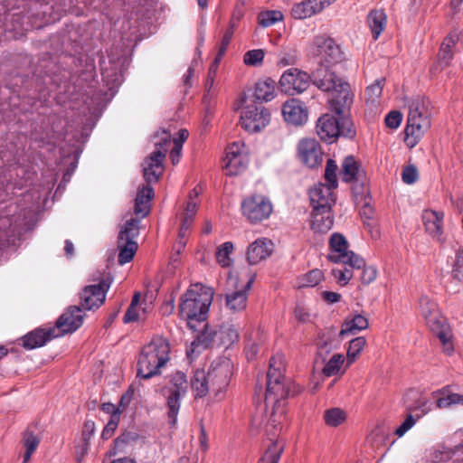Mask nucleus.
I'll list each match as a JSON object with an SVG mask.
<instances>
[{
  "label": "nucleus",
  "instance_id": "f257e3e1",
  "mask_svg": "<svg viewBox=\"0 0 463 463\" xmlns=\"http://www.w3.org/2000/svg\"><path fill=\"white\" fill-rule=\"evenodd\" d=\"M284 365L282 357L276 355L269 360L267 373L266 403H272V410L267 427L270 435V444L258 463H278L284 449L282 441L275 440L278 431L282 428L286 418V399L294 397L302 392V388L283 375Z\"/></svg>",
  "mask_w": 463,
  "mask_h": 463
},
{
  "label": "nucleus",
  "instance_id": "f03ea898",
  "mask_svg": "<svg viewBox=\"0 0 463 463\" xmlns=\"http://www.w3.org/2000/svg\"><path fill=\"white\" fill-rule=\"evenodd\" d=\"M170 347L167 341L162 337H156L146 345L140 353L137 363V376L150 379L160 373L169 360Z\"/></svg>",
  "mask_w": 463,
  "mask_h": 463
},
{
  "label": "nucleus",
  "instance_id": "7ed1b4c3",
  "mask_svg": "<svg viewBox=\"0 0 463 463\" xmlns=\"http://www.w3.org/2000/svg\"><path fill=\"white\" fill-rule=\"evenodd\" d=\"M430 116L427 100L417 97L411 101L405 128V143L410 148L414 147L430 128Z\"/></svg>",
  "mask_w": 463,
  "mask_h": 463
},
{
  "label": "nucleus",
  "instance_id": "20e7f679",
  "mask_svg": "<svg viewBox=\"0 0 463 463\" xmlns=\"http://www.w3.org/2000/svg\"><path fill=\"white\" fill-rule=\"evenodd\" d=\"M213 295L188 289L180 298L179 315L187 320L190 328H194L193 322H203L207 318Z\"/></svg>",
  "mask_w": 463,
  "mask_h": 463
},
{
  "label": "nucleus",
  "instance_id": "39448f33",
  "mask_svg": "<svg viewBox=\"0 0 463 463\" xmlns=\"http://www.w3.org/2000/svg\"><path fill=\"white\" fill-rule=\"evenodd\" d=\"M317 134L321 140L332 144L339 136L354 137L355 128L349 117L335 118L331 114L322 115L317 122Z\"/></svg>",
  "mask_w": 463,
  "mask_h": 463
},
{
  "label": "nucleus",
  "instance_id": "423d86ee",
  "mask_svg": "<svg viewBox=\"0 0 463 463\" xmlns=\"http://www.w3.org/2000/svg\"><path fill=\"white\" fill-rule=\"evenodd\" d=\"M171 143V135L163 131L159 140L155 142L156 149L144 159L143 176L147 184L156 183L163 175L164 161Z\"/></svg>",
  "mask_w": 463,
  "mask_h": 463
},
{
  "label": "nucleus",
  "instance_id": "0eeeda50",
  "mask_svg": "<svg viewBox=\"0 0 463 463\" xmlns=\"http://www.w3.org/2000/svg\"><path fill=\"white\" fill-rule=\"evenodd\" d=\"M420 308L427 326L437 335L444 345L445 351L452 352V345L448 337V324L446 319L438 310L437 304L428 296H421L420 298Z\"/></svg>",
  "mask_w": 463,
  "mask_h": 463
},
{
  "label": "nucleus",
  "instance_id": "6e6552de",
  "mask_svg": "<svg viewBox=\"0 0 463 463\" xmlns=\"http://www.w3.org/2000/svg\"><path fill=\"white\" fill-rule=\"evenodd\" d=\"M188 390L186 375L182 372H176L171 375L168 383L164 387V395L166 398L167 418L172 427L177 422V415L181 407L180 399Z\"/></svg>",
  "mask_w": 463,
  "mask_h": 463
},
{
  "label": "nucleus",
  "instance_id": "1a4fd4ad",
  "mask_svg": "<svg viewBox=\"0 0 463 463\" xmlns=\"http://www.w3.org/2000/svg\"><path fill=\"white\" fill-rule=\"evenodd\" d=\"M139 221L131 217L121 227L118 237V262L124 265L131 261L137 250L136 239L139 235Z\"/></svg>",
  "mask_w": 463,
  "mask_h": 463
},
{
  "label": "nucleus",
  "instance_id": "9d476101",
  "mask_svg": "<svg viewBox=\"0 0 463 463\" xmlns=\"http://www.w3.org/2000/svg\"><path fill=\"white\" fill-rule=\"evenodd\" d=\"M329 248L327 259L330 261L343 263L357 269L364 266V260L349 250V243L343 234L333 233L329 239Z\"/></svg>",
  "mask_w": 463,
  "mask_h": 463
},
{
  "label": "nucleus",
  "instance_id": "9b49d317",
  "mask_svg": "<svg viewBox=\"0 0 463 463\" xmlns=\"http://www.w3.org/2000/svg\"><path fill=\"white\" fill-rule=\"evenodd\" d=\"M242 215L252 224L260 223L269 218L273 212L271 202L261 194L245 198L241 203Z\"/></svg>",
  "mask_w": 463,
  "mask_h": 463
},
{
  "label": "nucleus",
  "instance_id": "f8f14e48",
  "mask_svg": "<svg viewBox=\"0 0 463 463\" xmlns=\"http://www.w3.org/2000/svg\"><path fill=\"white\" fill-rule=\"evenodd\" d=\"M205 373L212 393L218 397L226 390L230 383L232 375V364L230 360L222 359L214 361Z\"/></svg>",
  "mask_w": 463,
  "mask_h": 463
},
{
  "label": "nucleus",
  "instance_id": "ddd939ff",
  "mask_svg": "<svg viewBox=\"0 0 463 463\" xmlns=\"http://www.w3.org/2000/svg\"><path fill=\"white\" fill-rule=\"evenodd\" d=\"M270 114L262 106L247 104L243 107L241 115V125L248 132H259L269 122Z\"/></svg>",
  "mask_w": 463,
  "mask_h": 463
},
{
  "label": "nucleus",
  "instance_id": "4468645a",
  "mask_svg": "<svg viewBox=\"0 0 463 463\" xmlns=\"http://www.w3.org/2000/svg\"><path fill=\"white\" fill-rule=\"evenodd\" d=\"M312 53L326 67L338 63L343 59V52L335 42L329 37L317 36L313 42Z\"/></svg>",
  "mask_w": 463,
  "mask_h": 463
},
{
  "label": "nucleus",
  "instance_id": "2eb2a0df",
  "mask_svg": "<svg viewBox=\"0 0 463 463\" xmlns=\"http://www.w3.org/2000/svg\"><path fill=\"white\" fill-rule=\"evenodd\" d=\"M311 77L305 71L296 68L287 70L279 80L282 92L288 95L299 94L309 86Z\"/></svg>",
  "mask_w": 463,
  "mask_h": 463
},
{
  "label": "nucleus",
  "instance_id": "dca6fc26",
  "mask_svg": "<svg viewBox=\"0 0 463 463\" xmlns=\"http://www.w3.org/2000/svg\"><path fill=\"white\" fill-rule=\"evenodd\" d=\"M111 281V278L107 276L96 285L86 286L80 294L82 307L87 310L99 307L105 301Z\"/></svg>",
  "mask_w": 463,
  "mask_h": 463
},
{
  "label": "nucleus",
  "instance_id": "f3484780",
  "mask_svg": "<svg viewBox=\"0 0 463 463\" xmlns=\"http://www.w3.org/2000/svg\"><path fill=\"white\" fill-rule=\"evenodd\" d=\"M354 102V94L351 91L350 85L346 81L338 83L329 99V109L338 117H349V111Z\"/></svg>",
  "mask_w": 463,
  "mask_h": 463
},
{
  "label": "nucleus",
  "instance_id": "a211bd4d",
  "mask_svg": "<svg viewBox=\"0 0 463 463\" xmlns=\"http://www.w3.org/2000/svg\"><path fill=\"white\" fill-rule=\"evenodd\" d=\"M298 156L307 166L313 168L322 163L323 152L314 138H303L298 144Z\"/></svg>",
  "mask_w": 463,
  "mask_h": 463
},
{
  "label": "nucleus",
  "instance_id": "6ab92c4d",
  "mask_svg": "<svg viewBox=\"0 0 463 463\" xmlns=\"http://www.w3.org/2000/svg\"><path fill=\"white\" fill-rule=\"evenodd\" d=\"M83 318L84 314L80 307H68L56 321V328L60 331L59 336L76 331L82 325Z\"/></svg>",
  "mask_w": 463,
  "mask_h": 463
},
{
  "label": "nucleus",
  "instance_id": "aec40b11",
  "mask_svg": "<svg viewBox=\"0 0 463 463\" xmlns=\"http://www.w3.org/2000/svg\"><path fill=\"white\" fill-rule=\"evenodd\" d=\"M334 187L317 184L309 190V198L313 209H331L335 202Z\"/></svg>",
  "mask_w": 463,
  "mask_h": 463
},
{
  "label": "nucleus",
  "instance_id": "412c9836",
  "mask_svg": "<svg viewBox=\"0 0 463 463\" xmlns=\"http://www.w3.org/2000/svg\"><path fill=\"white\" fill-rule=\"evenodd\" d=\"M272 251L273 242L267 238H259L248 246L246 259L250 265H256L266 260Z\"/></svg>",
  "mask_w": 463,
  "mask_h": 463
},
{
  "label": "nucleus",
  "instance_id": "4be33fe9",
  "mask_svg": "<svg viewBox=\"0 0 463 463\" xmlns=\"http://www.w3.org/2000/svg\"><path fill=\"white\" fill-rule=\"evenodd\" d=\"M282 114L287 122L295 126L305 124L308 117L307 108L296 99H292L284 103Z\"/></svg>",
  "mask_w": 463,
  "mask_h": 463
},
{
  "label": "nucleus",
  "instance_id": "5701e85b",
  "mask_svg": "<svg viewBox=\"0 0 463 463\" xmlns=\"http://www.w3.org/2000/svg\"><path fill=\"white\" fill-rule=\"evenodd\" d=\"M255 275H252L248 282L241 289L225 294L226 307L232 313L243 311L247 306V293L250 289Z\"/></svg>",
  "mask_w": 463,
  "mask_h": 463
},
{
  "label": "nucleus",
  "instance_id": "b1692460",
  "mask_svg": "<svg viewBox=\"0 0 463 463\" xmlns=\"http://www.w3.org/2000/svg\"><path fill=\"white\" fill-rule=\"evenodd\" d=\"M55 330V328L33 330L21 338L22 345L28 350L42 347L53 337L59 336L54 334Z\"/></svg>",
  "mask_w": 463,
  "mask_h": 463
},
{
  "label": "nucleus",
  "instance_id": "393cba45",
  "mask_svg": "<svg viewBox=\"0 0 463 463\" xmlns=\"http://www.w3.org/2000/svg\"><path fill=\"white\" fill-rule=\"evenodd\" d=\"M312 82L323 91H334L338 88V83H343L345 80L338 78L335 72L320 68L313 72Z\"/></svg>",
  "mask_w": 463,
  "mask_h": 463
},
{
  "label": "nucleus",
  "instance_id": "a878e982",
  "mask_svg": "<svg viewBox=\"0 0 463 463\" xmlns=\"http://www.w3.org/2000/svg\"><path fill=\"white\" fill-rule=\"evenodd\" d=\"M421 217L426 232L432 238L439 240L443 232L444 213L433 210H425Z\"/></svg>",
  "mask_w": 463,
  "mask_h": 463
},
{
  "label": "nucleus",
  "instance_id": "bb28decb",
  "mask_svg": "<svg viewBox=\"0 0 463 463\" xmlns=\"http://www.w3.org/2000/svg\"><path fill=\"white\" fill-rule=\"evenodd\" d=\"M153 197L154 190L149 184L138 189L134 206V213L137 216L135 219H138L140 222V219L146 217L150 213V202Z\"/></svg>",
  "mask_w": 463,
  "mask_h": 463
},
{
  "label": "nucleus",
  "instance_id": "cd10ccee",
  "mask_svg": "<svg viewBox=\"0 0 463 463\" xmlns=\"http://www.w3.org/2000/svg\"><path fill=\"white\" fill-rule=\"evenodd\" d=\"M340 175L345 183L357 182L364 175L361 163L354 156H346L341 165Z\"/></svg>",
  "mask_w": 463,
  "mask_h": 463
},
{
  "label": "nucleus",
  "instance_id": "c85d7f7f",
  "mask_svg": "<svg viewBox=\"0 0 463 463\" xmlns=\"http://www.w3.org/2000/svg\"><path fill=\"white\" fill-rule=\"evenodd\" d=\"M459 40V33L456 31L449 33L441 43L438 54V62L441 68L449 66L453 58V48Z\"/></svg>",
  "mask_w": 463,
  "mask_h": 463
},
{
  "label": "nucleus",
  "instance_id": "c756f323",
  "mask_svg": "<svg viewBox=\"0 0 463 463\" xmlns=\"http://www.w3.org/2000/svg\"><path fill=\"white\" fill-rule=\"evenodd\" d=\"M334 224V217L331 209H313L312 229L317 232H327Z\"/></svg>",
  "mask_w": 463,
  "mask_h": 463
},
{
  "label": "nucleus",
  "instance_id": "7c9ffc66",
  "mask_svg": "<svg viewBox=\"0 0 463 463\" xmlns=\"http://www.w3.org/2000/svg\"><path fill=\"white\" fill-rule=\"evenodd\" d=\"M368 326V319L360 314L347 317L342 325L339 335L344 337L346 335H354L361 330L366 329Z\"/></svg>",
  "mask_w": 463,
  "mask_h": 463
},
{
  "label": "nucleus",
  "instance_id": "2f4dec72",
  "mask_svg": "<svg viewBox=\"0 0 463 463\" xmlns=\"http://www.w3.org/2000/svg\"><path fill=\"white\" fill-rule=\"evenodd\" d=\"M138 440V435L133 431H125L114 440L113 454H127L133 449Z\"/></svg>",
  "mask_w": 463,
  "mask_h": 463
},
{
  "label": "nucleus",
  "instance_id": "473e14b6",
  "mask_svg": "<svg viewBox=\"0 0 463 463\" xmlns=\"http://www.w3.org/2000/svg\"><path fill=\"white\" fill-rule=\"evenodd\" d=\"M275 81L271 79L260 80L255 84L252 101H269L274 98Z\"/></svg>",
  "mask_w": 463,
  "mask_h": 463
},
{
  "label": "nucleus",
  "instance_id": "72a5a7b5",
  "mask_svg": "<svg viewBox=\"0 0 463 463\" xmlns=\"http://www.w3.org/2000/svg\"><path fill=\"white\" fill-rule=\"evenodd\" d=\"M192 345L203 349L219 346L216 327L204 326V329L196 336Z\"/></svg>",
  "mask_w": 463,
  "mask_h": 463
},
{
  "label": "nucleus",
  "instance_id": "f704fd0d",
  "mask_svg": "<svg viewBox=\"0 0 463 463\" xmlns=\"http://www.w3.org/2000/svg\"><path fill=\"white\" fill-rule=\"evenodd\" d=\"M191 386L195 398H203L208 393H212L211 387L208 384L207 375L203 370L195 371L191 381Z\"/></svg>",
  "mask_w": 463,
  "mask_h": 463
},
{
  "label": "nucleus",
  "instance_id": "c9c22d12",
  "mask_svg": "<svg viewBox=\"0 0 463 463\" xmlns=\"http://www.w3.org/2000/svg\"><path fill=\"white\" fill-rule=\"evenodd\" d=\"M367 23L374 40L378 39L386 25V14L383 10H372L367 16Z\"/></svg>",
  "mask_w": 463,
  "mask_h": 463
},
{
  "label": "nucleus",
  "instance_id": "e433bc0d",
  "mask_svg": "<svg viewBox=\"0 0 463 463\" xmlns=\"http://www.w3.org/2000/svg\"><path fill=\"white\" fill-rule=\"evenodd\" d=\"M218 345L230 346L239 340V332L232 325H223L216 327Z\"/></svg>",
  "mask_w": 463,
  "mask_h": 463
},
{
  "label": "nucleus",
  "instance_id": "4c0bfd02",
  "mask_svg": "<svg viewBox=\"0 0 463 463\" xmlns=\"http://www.w3.org/2000/svg\"><path fill=\"white\" fill-rule=\"evenodd\" d=\"M225 165L224 168L226 171V175H237L244 172L249 164V156H239V157H231L229 159H224Z\"/></svg>",
  "mask_w": 463,
  "mask_h": 463
},
{
  "label": "nucleus",
  "instance_id": "58836bf2",
  "mask_svg": "<svg viewBox=\"0 0 463 463\" xmlns=\"http://www.w3.org/2000/svg\"><path fill=\"white\" fill-rule=\"evenodd\" d=\"M233 251V244L231 241H226L220 245L216 250L217 262L223 268L229 267L232 260L230 257Z\"/></svg>",
  "mask_w": 463,
  "mask_h": 463
},
{
  "label": "nucleus",
  "instance_id": "ea45409f",
  "mask_svg": "<svg viewBox=\"0 0 463 463\" xmlns=\"http://www.w3.org/2000/svg\"><path fill=\"white\" fill-rule=\"evenodd\" d=\"M324 419L330 427H337L346 419V413L340 408H331L325 411Z\"/></svg>",
  "mask_w": 463,
  "mask_h": 463
},
{
  "label": "nucleus",
  "instance_id": "a19ab883",
  "mask_svg": "<svg viewBox=\"0 0 463 463\" xmlns=\"http://www.w3.org/2000/svg\"><path fill=\"white\" fill-rule=\"evenodd\" d=\"M366 345V339L364 336H358L350 341L347 350V363L352 364L355 361L361 351Z\"/></svg>",
  "mask_w": 463,
  "mask_h": 463
},
{
  "label": "nucleus",
  "instance_id": "79ce46f5",
  "mask_svg": "<svg viewBox=\"0 0 463 463\" xmlns=\"http://www.w3.org/2000/svg\"><path fill=\"white\" fill-rule=\"evenodd\" d=\"M344 362L345 358L343 354H335L325 364L322 370L323 373L327 377L335 375L339 372Z\"/></svg>",
  "mask_w": 463,
  "mask_h": 463
},
{
  "label": "nucleus",
  "instance_id": "37998d69",
  "mask_svg": "<svg viewBox=\"0 0 463 463\" xmlns=\"http://www.w3.org/2000/svg\"><path fill=\"white\" fill-rule=\"evenodd\" d=\"M323 279V272L318 269L310 270L302 276L299 279L300 288H309L317 286Z\"/></svg>",
  "mask_w": 463,
  "mask_h": 463
},
{
  "label": "nucleus",
  "instance_id": "c03bdc74",
  "mask_svg": "<svg viewBox=\"0 0 463 463\" xmlns=\"http://www.w3.org/2000/svg\"><path fill=\"white\" fill-rule=\"evenodd\" d=\"M258 18L260 25H262L263 27H269L274 24L275 23L282 20L283 14L280 11L272 10L261 12L259 14Z\"/></svg>",
  "mask_w": 463,
  "mask_h": 463
},
{
  "label": "nucleus",
  "instance_id": "a18cd8bd",
  "mask_svg": "<svg viewBox=\"0 0 463 463\" xmlns=\"http://www.w3.org/2000/svg\"><path fill=\"white\" fill-rule=\"evenodd\" d=\"M338 170V166L335 160L328 159L326 161V170H325V179L327 182L326 185L336 188L337 187V175L336 172Z\"/></svg>",
  "mask_w": 463,
  "mask_h": 463
},
{
  "label": "nucleus",
  "instance_id": "49530a36",
  "mask_svg": "<svg viewBox=\"0 0 463 463\" xmlns=\"http://www.w3.org/2000/svg\"><path fill=\"white\" fill-rule=\"evenodd\" d=\"M264 58V52L261 49H256L247 52L244 54L243 61L250 66L260 64Z\"/></svg>",
  "mask_w": 463,
  "mask_h": 463
},
{
  "label": "nucleus",
  "instance_id": "de8ad7c7",
  "mask_svg": "<svg viewBox=\"0 0 463 463\" xmlns=\"http://www.w3.org/2000/svg\"><path fill=\"white\" fill-rule=\"evenodd\" d=\"M385 79H378L372 85L367 87L365 93L374 102L382 95Z\"/></svg>",
  "mask_w": 463,
  "mask_h": 463
},
{
  "label": "nucleus",
  "instance_id": "09e8293b",
  "mask_svg": "<svg viewBox=\"0 0 463 463\" xmlns=\"http://www.w3.org/2000/svg\"><path fill=\"white\" fill-rule=\"evenodd\" d=\"M452 276L455 279L463 282V249L457 251L452 268Z\"/></svg>",
  "mask_w": 463,
  "mask_h": 463
},
{
  "label": "nucleus",
  "instance_id": "8fccbe9b",
  "mask_svg": "<svg viewBox=\"0 0 463 463\" xmlns=\"http://www.w3.org/2000/svg\"><path fill=\"white\" fill-rule=\"evenodd\" d=\"M23 441L25 449L35 451L40 443V439L33 431L26 430L24 433Z\"/></svg>",
  "mask_w": 463,
  "mask_h": 463
},
{
  "label": "nucleus",
  "instance_id": "3c124183",
  "mask_svg": "<svg viewBox=\"0 0 463 463\" xmlns=\"http://www.w3.org/2000/svg\"><path fill=\"white\" fill-rule=\"evenodd\" d=\"M419 178L418 170L414 165H407L402 170V179L407 184H414Z\"/></svg>",
  "mask_w": 463,
  "mask_h": 463
},
{
  "label": "nucleus",
  "instance_id": "603ef678",
  "mask_svg": "<svg viewBox=\"0 0 463 463\" xmlns=\"http://www.w3.org/2000/svg\"><path fill=\"white\" fill-rule=\"evenodd\" d=\"M360 269H363L360 279L364 285H369L370 283L375 280L377 277V270L373 266L366 267L364 265Z\"/></svg>",
  "mask_w": 463,
  "mask_h": 463
},
{
  "label": "nucleus",
  "instance_id": "864d4df0",
  "mask_svg": "<svg viewBox=\"0 0 463 463\" xmlns=\"http://www.w3.org/2000/svg\"><path fill=\"white\" fill-rule=\"evenodd\" d=\"M95 432V423L92 420H86L82 430V439L84 442L83 449L87 450L90 444V439Z\"/></svg>",
  "mask_w": 463,
  "mask_h": 463
},
{
  "label": "nucleus",
  "instance_id": "5fc2aeb1",
  "mask_svg": "<svg viewBox=\"0 0 463 463\" xmlns=\"http://www.w3.org/2000/svg\"><path fill=\"white\" fill-rule=\"evenodd\" d=\"M118 421H119V417L117 414L115 416L110 417V420H109L107 425L104 427L102 433H101V438L103 439H109V438L112 437L114 431L116 430V429L118 427Z\"/></svg>",
  "mask_w": 463,
  "mask_h": 463
},
{
  "label": "nucleus",
  "instance_id": "6e6d98bb",
  "mask_svg": "<svg viewBox=\"0 0 463 463\" xmlns=\"http://www.w3.org/2000/svg\"><path fill=\"white\" fill-rule=\"evenodd\" d=\"M332 274L336 279L337 283H339L341 286L346 285L350 279L353 278V272L352 270L348 269H333Z\"/></svg>",
  "mask_w": 463,
  "mask_h": 463
},
{
  "label": "nucleus",
  "instance_id": "4d7b16f0",
  "mask_svg": "<svg viewBox=\"0 0 463 463\" xmlns=\"http://www.w3.org/2000/svg\"><path fill=\"white\" fill-rule=\"evenodd\" d=\"M402 119V113L398 110H392L386 115L385 124L388 128L395 129L401 125Z\"/></svg>",
  "mask_w": 463,
  "mask_h": 463
},
{
  "label": "nucleus",
  "instance_id": "13d9d810",
  "mask_svg": "<svg viewBox=\"0 0 463 463\" xmlns=\"http://www.w3.org/2000/svg\"><path fill=\"white\" fill-rule=\"evenodd\" d=\"M239 156H247L243 144L234 142L226 148L225 159H229L231 157L235 156L239 157Z\"/></svg>",
  "mask_w": 463,
  "mask_h": 463
},
{
  "label": "nucleus",
  "instance_id": "bf43d9fd",
  "mask_svg": "<svg viewBox=\"0 0 463 463\" xmlns=\"http://www.w3.org/2000/svg\"><path fill=\"white\" fill-rule=\"evenodd\" d=\"M234 33V24H230V27L226 30L223 37H222V43H221V46L219 48L220 50V56H223L226 50H227V47L229 45V43H231V40L232 38V35Z\"/></svg>",
  "mask_w": 463,
  "mask_h": 463
},
{
  "label": "nucleus",
  "instance_id": "052dcab7",
  "mask_svg": "<svg viewBox=\"0 0 463 463\" xmlns=\"http://www.w3.org/2000/svg\"><path fill=\"white\" fill-rule=\"evenodd\" d=\"M197 212V203L194 201H189L186 204L184 213V219L183 221H185L186 223L192 222L194 221V218Z\"/></svg>",
  "mask_w": 463,
  "mask_h": 463
},
{
  "label": "nucleus",
  "instance_id": "680f3d73",
  "mask_svg": "<svg viewBox=\"0 0 463 463\" xmlns=\"http://www.w3.org/2000/svg\"><path fill=\"white\" fill-rule=\"evenodd\" d=\"M416 422L411 414H409L401 426L395 430V434L399 437L403 436Z\"/></svg>",
  "mask_w": 463,
  "mask_h": 463
},
{
  "label": "nucleus",
  "instance_id": "e2e57ef3",
  "mask_svg": "<svg viewBox=\"0 0 463 463\" xmlns=\"http://www.w3.org/2000/svg\"><path fill=\"white\" fill-rule=\"evenodd\" d=\"M134 395V389L132 386H129L127 392L121 396L118 408H120V411L123 412L126 408L129 405Z\"/></svg>",
  "mask_w": 463,
  "mask_h": 463
},
{
  "label": "nucleus",
  "instance_id": "0e129e2a",
  "mask_svg": "<svg viewBox=\"0 0 463 463\" xmlns=\"http://www.w3.org/2000/svg\"><path fill=\"white\" fill-rule=\"evenodd\" d=\"M139 318V314L137 312V307L129 306L124 315L123 322L125 324L137 321Z\"/></svg>",
  "mask_w": 463,
  "mask_h": 463
},
{
  "label": "nucleus",
  "instance_id": "69168bd1",
  "mask_svg": "<svg viewBox=\"0 0 463 463\" xmlns=\"http://www.w3.org/2000/svg\"><path fill=\"white\" fill-rule=\"evenodd\" d=\"M182 146L180 142H175L171 152H170V159L173 165H176L179 163L181 153H182Z\"/></svg>",
  "mask_w": 463,
  "mask_h": 463
},
{
  "label": "nucleus",
  "instance_id": "338daca9",
  "mask_svg": "<svg viewBox=\"0 0 463 463\" xmlns=\"http://www.w3.org/2000/svg\"><path fill=\"white\" fill-rule=\"evenodd\" d=\"M295 317L296 318L302 323L307 322L309 320V313L307 308L303 306H297L295 308Z\"/></svg>",
  "mask_w": 463,
  "mask_h": 463
},
{
  "label": "nucleus",
  "instance_id": "774afa93",
  "mask_svg": "<svg viewBox=\"0 0 463 463\" xmlns=\"http://www.w3.org/2000/svg\"><path fill=\"white\" fill-rule=\"evenodd\" d=\"M323 299L328 304H334L340 300L341 295L336 292L332 291H323L322 292Z\"/></svg>",
  "mask_w": 463,
  "mask_h": 463
}]
</instances>
